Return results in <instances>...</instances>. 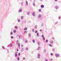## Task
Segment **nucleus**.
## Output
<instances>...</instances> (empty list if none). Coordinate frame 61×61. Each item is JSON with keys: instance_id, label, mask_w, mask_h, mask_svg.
Returning <instances> with one entry per match:
<instances>
[{"instance_id": "nucleus-16", "label": "nucleus", "mask_w": 61, "mask_h": 61, "mask_svg": "<svg viewBox=\"0 0 61 61\" xmlns=\"http://www.w3.org/2000/svg\"><path fill=\"white\" fill-rule=\"evenodd\" d=\"M26 50L27 51L28 50V48L27 47H26L25 48Z\"/></svg>"}, {"instance_id": "nucleus-50", "label": "nucleus", "mask_w": 61, "mask_h": 61, "mask_svg": "<svg viewBox=\"0 0 61 61\" xmlns=\"http://www.w3.org/2000/svg\"><path fill=\"white\" fill-rule=\"evenodd\" d=\"M42 30H40V32H41V31H42Z\"/></svg>"}, {"instance_id": "nucleus-33", "label": "nucleus", "mask_w": 61, "mask_h": 61, "mask_svg": "<svg viewBox=\"0 0 61 61\" xmlns=\"http://www.w3.org/2000/svg\"><path fill=\"white\" fill-rule=\"evenodd\" d=\"M18 55L19 56H20V53H18Z\"/></svg>"}, {"instance_id": "nucleus-35", "label": "nucleus", "mask_w": 61, "mask_h": 61, "mask_svg": "<svg viewBox=\"0 0 61 61\" xmlns=\"http://www.w3.org/2000/svg\"><path fill=\"white\" fill-rule=\"evenodd\" d=\"M35 33H37V30H36Z\"/></svg>"}, {"instance_id": "nucleus-43", "label": "nucleus", "mask_w": 61, "mask_h": 61, "mask_svg": "<svg viewBox=\"0 0 61 61\" xmlns=\"http://www.w3.org/2000/svg\"><path fill=\"white\" fill-rule=\"evenodd\" d=\"M60 18H61V16H59V19H60Z\"/></svg>"}, {"instance_id": "nucleus-3", "label": "nucleus", "mask_w": 61, "mask_h": 61, "mask_svg": "<svg viewBox=\"0 0 61 61\" xmlns=\"http://www.w3.org/2000/svg\"><path fill=\"white\" fill-rule=\"evenodd\" d=\"M55 56L56 57H59V56H60V55H59V54H56L55 55Z\"/></svg>"}, {"instance_id": "nucleus-30", "label": "nucleus", "mask_w": 61, "mask_h": 61, "mask_svg": "<svg viewBox=\"0 0 61 61\" xmlns=\"http://www.w3.org/2000/svg\"><path fill=\"white\" fill-rule=\"evenodd\" d=\"M43 39L44 40H45V37H43Z\"/></svg>"}, {"instance_id": "nucleus-48", "label": "nucleus", "mask_w": 61, "mask_h": 61, "mask_svg": "<svg viewBox=\"0 0 61 61\" xmlns=\"http://www.w3.org/2000/svg\"><path fill=\"white\" fill-rule=\"evenodd\" d=\"M19 38H20V36H19Z\"/></svg>"}, {"instance_id": "nucleus-12", "label": "nucleus", "mask_w": 61, "mask_h": 61, "mask_svg": "<svg viewBox=\"0 0 61 61\" xmlns=\"http://www.w3.org/2000/svg\"><path fill=\"white\" fill-rule=\"evenodd\" d=\"M26 4L27 5H28V2L26 1Z\"/></svg>"}, {"instance_id": "nucleus-9", "label": "nucleus", "mask_w": 61, "mask_h": 61, "mask_svg": "<svg viewBox=\"0 0 61 61\" xmlns=\"http://www.w3.org/2000/svg\"><path fill=\"white\" fill-rule=\"evenodd\" d=\"M12 43H10L9 45L10 47H12Z\"/></svg>"}, {"instance_id": "nucleus-42", "label": "nucleus", "mask_w": 61, "mask_h": 61, "mask_svg": "<svg viewBox=\"0 0 61 61\" xmlns=\"http://www.w3.org/2000/svg\"><path fill=\"white\" fill-rule=\"evenodd\" d=\"M53 59H50V60L51 61H53Z\"/></svg>"}, {"instance_id": "nucleus-37", "label": "nucleus", "mask_w": 61, "mask_h": 61, "mask_svg": "<svg viewBox=\"0 0 61 61\" xmlns=\"http://www.w3.org/2000/svg\"><path fill=\"white\" fill-rule=\"evenodd\" d=\"M48 40H46V43H47V42H48Z\"/></svg>"}, {"instance_id": "nucleus-13", "label": "nucleus", "mask_w": 61, "mask_h": 61, "mask_svg": "<svg viewBox=\"0 0 61 61\" xmlns=\"http://www.w3.org/2000/svg\"><path fill=\"white\" fill-rule=\"evenodd\" d=\"M27 33V32L26 31H25L24 32V34H25V33Z\"/></svg>"}, {"instance_id": "nucleus-47", "label": "nucleus", "mask_w": 61, "mask_h": 61, "mask_svg": "<svg viewBox=\"0 0 61 61\" xmlns=\"http://www.w3.org/2000/svg\"><path fill=\"white\" fill-rule=\"evenodd\" d=\"M43 26V23H42L41 24V26Z\"/></svg>"}, {"instance_id": "nucleus-34", "label": "nucleus", "mask_w": 61, "mask_h": 61, "mask_svg": "<svg viewBox=\"0 0 61 61\" xmlns=\"http://www.w3.org/2000/svg\"><path fill=\"white\" fill-rule=\"evenodd\" d=\"M2 47L3 49H5V47H4V46H2Z\"/></svg>"}, {"instance_id": "nucleus-31", "label": "nucleus", "mask_w": 61, "mask_h": 61, "mask_svg": "<svg viewBox=\"0 0 61 61\" xmlns=\"http://www.w3.org/2000/svg\"><path fill=\"white\" fill-rule=\"evenodd\" d=\"M18 46L20 47V43H19L18 44Z\"/></svg>"}, {"instance_id": "nucleus-7", "label": "nucleus", "mask_w": 61, "mask_h": 61, "mask_svg": "<svg viewBox=\"0 0 61 61\" xmlns=\"http://www.w3.org/2000/svg\"><path fill=\"white\" fill-rule=\"evenodd\" d=\"M41 8H44V6L43 5H41Z\"/></svg>"}, {"instance_id": "nucleus-51", "label": "nucleus", "mask_w": 61, "mask_h": 61, "mask_svg": "<svg viewBox=\"0 0 61 61\" xmlns=\"http://www.w3.org/2000/svg\"><path fill=\"white\" fill-rule=\"evenodd\" d=\"M21 5H23V3H22V2H21Z\"/></svg>"}, {"instance_id": "nucleus-17", "label": "nucleus", "mask_w": 61, "mask_h": 61, "mask_svg": "<svg viewBox=\"0 0 61 61\" xmlns=\"http://www.w3.org/2000/svg\"><path fill=\"white\" fill-rule=\"evenodd\" d=\"M35 28H37V25H35Z\"/></svg>"}, {"instance_id": "nucleus-22", "label": "nucleus", "mask_w": 61, "mask_h": 61, "mask_svg": "<svg viewBox=\"0 0 61 61\" xmlns=\"http://www.w3.org/2000/svg\"><path fill=\"white\" fill-rule=\"evenodd\" d=\"M58 21H56V22H55V24H56V25L57 24H58Z\"/></svg>"}, {"instance_id": "nucleus-52", "label": "nucleus", "mask_w": 61, "mask_h": 61, "mask_svg": "<svg viewBox=\"0 0 61 61\" xmlns=\"http://www.w3.org/2000/svg\"><path fill=\"white\" fill-rule=\"evenodd\" d=\"M38 45H40V44H39V43H38Z\"/></svg>"}, {"instance_id": "nucleus-1", "label": "nucleus", "mask_w": 61, "mask_h": 61, "mask_svg": "<svg viewBox=\"0 0 61 61\" xmlns=\"http://www.w3.org/2000/svg\"><path fill=\"white\" fill-rule=\"evenodd\" d=\"M38 17L39 19H41V15L40 14L39 15H38Z\"/></svg>"}, {"instance_id": "nucleus-23", "label": "nucleus", "mask_w": 61, "mask_h": 61, "mask_svg": "<svg viewBox=\"0 0 61 61\" xmlns=\"http://www.w3.org/2000/svg\"><path fill=\"white\" fill-rule=\"evenodd\" d=\"M10 34L11 35H12L13 34V33L12 32H11L10 33Z\"/></svg>"}, {"instance_id": "nucleus-46", "label": "nucleus", "mask_w": 61, "mask_h": 61, "mask_svg": "<svg viewBox=\"0 0 61 61\" xmlns=\"http://www.w3.org/2000/svg\"><path fill=\"white\" fill-rule=\"evenodd\" d=\"M34 29H33L32 30V32H34Z\"/></svg>"}, {"instance_id": "nucleus-20", "label": "nucleus", "mask_w": 61, "mask_h": 61, "mask_svg": "<svg viewBox=\"0 0 61 61\" xmlns=\"http://www.w3.org/2000/svg\"><path fill=\"white\" fill-rule=\"evenodd\" d=\"M49 46H51V47H52V45H51V44H49Z\"/></svg>"}, {"instance_id": "nucleus-2", "label": "nucleus", "mask_w": 61, "mask_h": 61, "mask_svg": "<svg viewBox=\"0 0 61 61\" xmlns=\"http://www.w3.org/2000/svg\"><path fill=\"white\" fill-rule=\"evenodd\" d=\"M17 53H18V52L16 51L15 52V57H17Z\"/></svg>"}, {"instance_id": "nucleus-25", "label": "nucleus", "mask_w": 61, "mask_h": 61, "mask_svg": "<svg viewBox=\"0 0 61 61\" xmlns=\"http://www.w3.org/2000/svg\"><path fill=\"white\" fill-rule=\"evenodd\" d=\"M55 48H53L52 49V50L53 51H55Z\"/></svg>"}, {"instance_id": "nucleus-10", "label": "nucleus", "mask_w": 61, "mask_h": 61, "mask_svg": "<svg viewBox=\"0 0 61 61\" xmlns=\"http://www.w3.org/2000/svg\"><path fill=\"white\" fill-rule=\"evenodd\" d=\"M32 15L33 16H35V13H32Z\"/></svg>"}, {"instance_id": "nucleus-5", "label": "nucleus", "mask_w": 61, "mask_h": 61, "mask_svg": "<svg viewBox=\"0 0 61 61\" xmlns=\"http://www.w3.org/2000/svg\"><path fill=\"white\" fill-rule=\"evenodd\" d=\"M22 12V9H20L18 11L19 13H21V12Z\"/></svg>"}, {"instance_id": "nucleus-58", "label": "nucleus", "mask_w": 61, "mask_h": 61, "mask_svg": "<svg viewBox=\"0 0 61 61\" xmlns=\"http://www.w3.org/2000/svg\"><path fill=\"white\" fill-rule=\"evenodd\" d=\"M19 50L18 49H17V51H18Z\"/></svg>"}, {"instance_id": "nucleus-15", "label": "nucleus", "mask_w": 61, "mask_h": 61, "mask_svg": "<svg viewBox=\"0 0 61 61\" xmlns=\"http://www.w3.org/2000/svg\"><path fill=\"white\" fill-rule=\"evenodd\" d=\"M15 29H17V26H15Z\"/></svg>"}, {"instance_id": "nucleus-55", "label": "nucleus", "mask_w": 61, "mask_h": 61, "mask_svg": "<svg viewBox=\"0 0 61 61\" xmlns=\"http://www.w3.org/2000/svg\"><path fill=\"white\" fill-rule=\"evenodd\" d=\"M55 1H56V2L57 1V0H55Z\"/></svg>"}, {"instance_id": "nucleus-38", "label": "nucleus", "mask_w": 61, "mask_h": 61, "mask_svg": "<svg viewBox=\"0 0 61 61\" xmlns=\"http://www.w3.org/2000/svg\"><path fill=\"white\" fill-rule=\"evenodd\" d=\"M16 43L17 44H18V41H16Z\"/></svg>"}, {"instance_id": "nucleus-26", "label": "nucleus", "mask_w": 61, "mask_h": 61, "mask_svg": "<svg viewBox=\"0 0 61 61\" xmlns=\"http://www.w3.org/2000/svg\"><path fill=\"white\" fill-rule=\"evenodd\" d=\"M50 55L51 56H52L53 55V53H51Z\"/></svg>"}, {"instance_id": "nucleus-6", "label": "nucleus", "mask_w": 61, "mask_h": 61, "mask_svg": "<svg viewBox=\"0 0 61 61\" xmlns=\"http://www.w3.org/2000/svg\"><path fill=\"white\" fill-rule=\"evenodd\" d=\"M55 7L56 9H58V7H59L57 6H55Z\"/></svg>"}, {"instance_id": "nucleus-28", "label": "nucleus", "mask_w": 61, "mask_h": 61, "mask_svg": "<svg viewBox=\"0 0 61 61\" xmlns=\"http://www.w3.org/2000/svg\"><path fill=\"white\" fill-rule=\"evenodd\" d=\"M20 20L18 19V22H20Z\"/></svg>"}, {"instance_id": "nucleus-8", "label": "nucleus", "mask_w": 61, "mask_h": 61, "mask_svg": "<svg viewBox=\"0 0 61 61\" xmlns=\"http://www.w3.org/2000/svg\"><path fill=\"white\" fill-rule=\"evenodd\" d=\"M53 42H54V41H50V43L51 44H53Z\"/></svg>"}, {"instance_id": "nucleus-53", "label": "nucleus", "mask_w": 61, "mask_h": 61, "mask_svg": "<svg viewBox=\"0 0 61 61\" xmlns=\"http://www.w3.org/2000/svg\"><path fill=\"white\" fill-rule=\"evenodd\" d=\"M21 47H23V45H21Z\"/></svg>"}, {"instance_id": "nucleus-24", "label": "nucleus", "mask_w": 61, "mask_h": 61, "mask_svg": "<svg viewBox=\"0 0 61 61\" xmlns=\"http://www.w3.org/2000/svg\"><path fill=\"white\" fill-rule=\"evenodd\" d=\"M32 42L33 43H34L35 42V40H32Z\"/></svg>"}, {"instance_id": "nucleus-27", "label": "nucleus", "mask_w": 61, "mask_h": 61, "mask_svg": "<svg viewBox=\"0 0 61 61\" xmlns=\"http://www.w3.org/2000/svg\"><path fill=\"white\" fill-rule=\"evenodd\" d=\"M10 37L11 39H13V38H14V37L13 36H11Z\"/></svg>"}, {"instance_id": "nucleus-54", "label": "nucleus", "mask_w": 61, "mask_h": 61, "mask_svg": "<svg viewBox=\"0 0 61 61\" xmlns=\"http://www.w3.org/2000/svg\"><path fill=\"white\" fill-rule=\"evenodd\" d=\"M52 39H53L54 40L55 39L54 38V37H52Z\"/></svg>"}, {"instance_id": "nucleus-11", "label": "nucleus", "mask_w": 61, "mask_h": 61, "mask_svg": "<svg viewBox=\"0 0 61 61\" xmlns=\"http://www.w3.org/2000/svg\"><path fill=\"white\" fill-rule=\"evenodd\" d=\"M13 32L14 33H16V30H13Z\"/></svg>"}, {"instance_id": "nucleus-45", "label": "nucleus", "mask_w": 61, "mask_h": 61, "mask_svg": "<svg viewBox=\"0 0 61 61\" xmlns=\"http://www.w3.org/2000/svg\"><path fill=\"white\" fill-rule=\"evenodd\" d=\"M39 12H41V9L39 10Z\"/></svg>"}, {"instance_id": "nucleus-36", "label": "nucleus", "mask_w": 61, "mask_h": 61, "mask_svg": "<svg viewBox=\"0 0 61 61\" xmlns=\"http://www.w3.org/2000/svg\"><path fill=\"white\" fill-rule=\"evenodd\" d=\"M27 15H29V12H28L27 13Z\"/></svg>"}, {"instance_id": "nucleus-4", "label": "nucleus", "mask_w": 61, "mask_h": 61, "mask_svg": "<svg viewBox=\"0 0 61 61\" xmlns=\"http://www.w3.org/2000/svg\"><path fill=\"white\" fill-rule=\"evenodd\" d=\"M37 58H40V55L39 54H37Z\"/></svg>"}, {"instance_id": "nucleus-57", "label": "nucleus", "mask_w": 61, "mask_h": 61, "mask_svg": "<svg viewBox=\"0 0 61 61\" xmlns=\"http://www.w3.org/2000/svg\"><path fill=\"white\" fill-rule=\"evenodd\" d=\"M44 51H45V52H46V50H44Z\"/></svg>"}, {"instance_id": "nucleus-32", "label": "nucleus", "mask_w": 61, "mask_h": 61, "mask_svg": "<svg viewBox=\"0 0 61 61\" xmlns=\"http://www.w3.org/2000/svg\"><path fill=\"white\" fill-rule=\"evenodd\" d=\"M23 16H22L21 17V19H23Z\"/></svg>"}, {"instance_id": "nucleus-41", "label": "nucleus", "mask_w": 61, "mask_h": 61, "mask_svg": "<svg viewBox=\"0 0 61 61\" xmlns=\"http://www.w3.org/2000/svg\"><path fill=\"white\" fill-rule=\"evenodd\" d=\"M23 48H22L21 49V51H23Z\"/></svg>"}, {"instance_id": "nucleus-18", "label": "nucleus", "mask_w": 61, "mask_h": 61, "mask_svg": "<svg viewBox=\"0 0 61 61\" xmlns=\"http://www.w3.org/2000/svg\"><path fill=\"white\" fill-rule=\"evenodd\" d=\"M20 59V58L19 57H18L17 58V60L18 61H19Z\"/></svg>"}, {"instance_id": "nucleus-44", "label": "nucleus", "mask_w": 61, "mask_h": 61, "mask_svg": "<svg viewBox=\"0 0 61 61\" xmlns=\"http://www.w3.org/2000/svg\"><path fill=\"white\" fill-rule=\"evenodd\" d=\"M25 57H23V60H25Z\"/></svg>"}, {"instance_id": "nucleus-56", "label": "nucleus", "mask_w": 61, "mask_h": 61, "mask_svg": "<svg viewBox=\"0 0 61 61\" xmlns=\"http://www.w3.org/2000/svg\"><path fill=\"white\" fill-rule=\"evenodd\" d=\"M45 61H48V60L46 59Z\"/></svg>"}, {"instance_id": "nucleus-39", "label": "nucleus", "mask_w": 61, "mask_h": 61, "mask_svg": "<svg viewBox=\"0 0 61 61\" xmlns=\"http://www.w3.org/2000/svg\"><path fill=\"white\" fill-rule=\"evenodd\" d=\"M41 37H44V35H42V36H41Z\"/></svg>"}, {"instance_id": "nucleus-59", "label": "nucleus", "mask_w": 61, "mask_h": 61, "mask_svg": "<svg viewBox=\"0 0 61 61\" xmlns=\"http://www.w3.org/2000/svg\"><path fill=\"white\" fill-rule=\"evenodd\" d=\"M40 0L41 1H43V0Z\"/></svg>"}, {"instance_id": "nucleus-19", "label": "nucleus", "mask_w": 61, "mask_h": 61, "mask_svg": "<svg viewBox=\"0 0 61 61\" xmlns=\"http://www.w3.org/2000/svg\"><path fill=\"white\" fill-rule=\"evenodd\" d=\"M27 30V28H25L24 29V30Z\"/></svg>"}, {"instance_id": "nucleus-29", "label": "nucleus", "mask_w": 61, "mask_h": 61, "mask_svg": "<svg viewBox=\"0 0 61 61\" xmlns=\"http://www.w3.org/2000/svg\"><path fill=\"white\" fill-rule=\"evenodd\" d=\"M37 36H39V33H37Z\"/></svg>"}, {"instance_id": "nucleus-60", "label": "nucleus", "mask_w": 61, "mask_h": 61, "mask_svg": "<svg viewBox=\"0 0 61 61\" xmlns=\"http://www.w3.org/2000/svg\"><path fill=\"white\" fill-rule=\"evenodd\" d=\"M30 0V1H31V0Z\"/></svg>"}, {"instance_id": "nucleus-49", "label": "nucleus", "mask_w": 61, "mask_h": 61, "mask_svg": "<svg viewBox=\"0 0 61 61\" xmlns=\"http://www.w3.org/2000/svg\"><path fill=\"white\" fill-rule=\"evenodd\" d=\"M30 35H31V34H29V36H31Z\"/></svg>"}, {"instance_id": "nucleus-21", "label": "nucleus", "mask_w": 61, "mask_h": 61, "mask_svg": "<svg viewBox=\"0 0 61 61\" xmlns=\"http://www.w3.org/2000/svg\"><path fill=\"white\" fill-rule=\"evenodd\" d=\"M33 5L34 6H35L36 5H35V3H33Z\"/></svg>"}, {"instance_id": "nucleus-14", "label": "nucleus", "mask_w": 61, "mask_h": 61, "mask_svg": "<svg viewBox=\"0 0 61 61\" xmlns=\"http://www.w3.org/2000/svg\"><path fill=\"white\" fill-rule=\"evenodd\" d=\"M41 47H38V48L37 49V50H38L39 49H40Z\"/></svg>"}, {"instance_id": "nucleus-40", "label": "nucleus", "mask_w": 61, "mask_h": 61, "mask_svg": "<svg viewBox=\"0 0 61 61\" xmlns=\"http://www.w3.org/2000/svg\"><path fill=\"white\" fill-rule=\"evenodd\" d=\"M27 42H28V41H27V40H26L25 41V43H27Z\"/></svg>"}]
</instances>
